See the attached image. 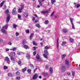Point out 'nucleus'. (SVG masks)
<instances>
[{
    "mask_svg": "<svg viewBox=\"0 0 80 80\" xmlns=\"http://www.w3.org/2000/svg\"><path fill=\"white\" fill-rule=\"evenodd\" d=\"M16 78L17 79H20V76L17 77H16Z\"/></svg>",
    "mask_w": 80,
    "mask_h": 80,
    "instance_id": "nucleus-56",
    "label": "nucleus"
},
{
    "mask_svg": "<svg viewBox=\"0 0 80 80\" xmlns=\"http://www.w3.org/2000/svg\"><path fill=\"white\" fill-rule=\"evenodd\" d=\"M26 56H27V57H28V58H29V59H30V55H28V54H27Z\"/></svg>",
    "mask_w": 80,
    "mask_h": 80,
    "instance_id": "nucleus-39",
    "label": "nucleus"
},
{
    "mask_svg": "<svg viewBox=\"0 0 80 80\" xmlns=\"http://www.w3.org/2000/svg\"><path fill=\"white\" fill-rule=\"evenodd\" d=\"M24 15L25 18H27V17H28V14L27 12H26L24 13Z\"/></svg>",
    "mask_w": 80,
    "mask_h": 80,
    "instance_id": "nucleus-18",
    "label": "nucleus"
},
{
    "mask_svg": "<svg viewBox=\"0 0 80 80\" xmlns=\"http://www.w3.org/2000/svg\"><path fill=\"white\" fill-rule=\"evenodd\" d=\"M17 50V48L14 47L13 48L12 50V51H16Z\"/></svg>",
    "mask_w": 80,
    "mask_h": 80,
    "instance_id": "nucleus-42",
    "label": "nucleus"
},
{
    "mask_svg": "<svg viewBox=\"0 0 80 80\" xmlns=\"http://www.w3.org/2000/svg\"><path fill=\"white\" fill-rule=\"evenodd\" d=\"M8 28V25L6 24L1 29V30L2 31V33H4L5 35H7V32H6L5 30V29H6V30H7V28Z\"/></svg>",
    "mask_w": 80,
    "mask_h": 80,
    "instance_id": "nucleus-1",
    "label": "nucleus"
},
{
    "mask_svg": "<svg viewBox=\"0 0 80 80\" xmlns=\"http://www.w3.org/2000/svg\"><path fill=\"white\" fill-rule=\"evenodd\" d=\"M33 45H37V44H36V43H35V42L34 41H33Z\"/></svg>",
    "mask_w": 80,
    "mask_h": 80,
    "instance_id": "nucleus-54",
    "label": "nucleus"
},
{
    "mask_svg": "<svg viewBox=\"0 0 80 80\" xmlns=\"http://www.w3.org/2000/svg\"><path fill=\"white\" fill-rule=\"evenodd\" d=\"M65 44H66V42H63L62 44V45L63 46V45H64Z\"/></svg>",
    "mask_w": 80,
    "mask_h": 80,
    "instance_id": "nucleus-46",
    "label": "nucleus"
},
{
    "mask_svg": "<svg viewBox=\"0 0 80 80\" xmlns=\"http://www.w3.org/2000/svg\"><path fill=\"white\" fill-rule=\"evenodd\" d=\"M8 76H9V77H12L13 76L12 74V73H8Z\"/></svg>",
    "mask_w": 80,
    "mask_h": 80,
    "instance_id": "nucleus-21",
    "label": "nucleus"
},
{
    "mask_svg": "<svg viewBox=\"0 0 80 80\" xmlns=\"http://www.w3.org/2000/svg\"><path fill=\"white\" fill-rule=\"evenodd\" d=\"M4 3H5V1H3L2 2H1V4H0V7L1 8H2V7H3V4H4Z\"/></svg>",
    "mask_w": 80,
    "mask_h": 80,
    "instance_id": "nucleus-17",
    "label": "nucleus"
},
{
    "mask_svg": "<svg viewBox=\"0 0 80 80\" xmlns=\"http://www.w3.org/2000/svg\"><path fill=\"white\" fill-rule=\"evenodd\" d=\"M66 70V68H65V66H62L61 71L62 72H64Z\"/></svg>",
    "mask_w": 80,
    "mask_h": 80,
    "instance_id": "nucleus-5",
    "label": "nucleus"
},
{
    "mask_svg": "<svg viewBox=\"0 0 80 80\" xmlns=\"http://www.w3.org/2000/svg\"><path fill=\"white\" fill-rule=\"evenodd\" d=\"M48 22H49L48 20H46L45 21L44 23L46 24H48Z\"/></svg>",
    "mask_w": 80,
    "mask_h": 80,
    "instance_id": "nucleus-35",
    "label": "nucleus"
},
{
    "mask_svg": "<svg viewBox=\"0 0 80 80\" xmlns=\"http://www.w3.org/2000/svg\"><path fill=\"white\" fill-rule=\"evenodd\" d=\"M3 7L4 8H3V9L4 10H5V9H6V7H7V6L4 5L3 6Z\"/></svg>",
    "mask_w": 80,
    "mask_h": 80,
    "instance_id": "nucleus-52",
    "label": "nucleus"
},
{
    "mask_svg": "<svg viewBox=\"0 0 80 80\" xmlns=\"http://www.w3.org/2000/svg\"><path fill=\"white\" fill-rule=\"evenodd\" d=\"M44 52L46 55H45V54H43V56L46 58H48V57H47V56H48V52H47V50H45Z\"/></svg>",
    "mask_w": 80,
    "mask_h": 80,
    "instance_id": "nucleus-2",
    "label": "nucleus"
},
{
    "mask_svg": "<svg viewBox=\"0 0 80 80\" xmlns=\"http://www.w3.org/2000/svg\"><path fill=\"white\" fill-rule=\"evenodd\" d=\"M11 60L12 61V62H13V63H15V62H17L16 59L15 58H13V57H12L11 58Z\"/></svg>",
    "mask_w": 80,
    "mask_h": 80,
    "instance_id": "nucleus-8",
    "label": "nucleus"
},
{
    "mask_svg": "<svg viewBox=\"0 0 80 80\" xmlns=\"http://www.w3.org/2000/svg\"><path fill=\"white\" fill-rule=\"evenodd\" d=\"M69 40L70 42H74V40L72 38H70Z\"/></svg>",
    "mask_w": 80,
    "mask_h": 80,
    "instance_id": "nucleus-28",
    "label": "nucleus"
},
{
    "mask_svg": "<svg viewBox=\"0 0 80 80\" xmlns=\"http://www.w3.org/2000/svg\"><path fill=\"white\" fill-rule=\"evenodd\" d=\"M15 35L17 37V36H18L19 35V33L16 32L15 33Z\"/></svg>",
    "mask_w": 80,
    "mask_h": 80,
    "instance_id": "nucleus-41",
    "label": "nucleus"
},
{
    "mask_svg": "<svg viewBox=\"0 0 80 80\" xmlns=\"http://www.w3.org/2000/svg\"><path fill=\"white\" fill-rule=\"evenodd\" d=\"M38 77V75H37V74H35L33 76L32 78L33 80H36V79Z\"/></svg>",
    "mask_w": 80,
    "mask_h": 80,
    "instance_id": "nucleus-9",
    "label": "nucleus"
},
{
    "mask_svg": "<svg viewBox=\"0 0 80 80\" xmlns=\"http://www.w3.org/2000/svg\"><path fill=\"white\" fill-rule=\"evenodd\" d=\"M72 76H74L75 75V72L72 71Z\"/></svg>",
    "mask_w": 80,
    "mask_h": 80,
    "instance_id": "nucleus-45",
    "label": "nucleus"
},
{
    "mask_svg": "<svg viewBox=\"0 0 80 80\" xmlns=\"http://www.w3.org/2000/svg\"><path fill=\"white\" fill-rule=\"evenodd\" d=\"M12 13L13 15H15L17 13V11H16V8H15L13 9L12 11Z\"/></svg>",
    "mask_w": 80,
    "mask_h": 80,
    "instance_id": "nucleus-6",
    "label": "nucleus"
},
{
    "mask_svg": "<svg viewBox=\"0 0 80 80\" xmlns=\"http://www.w3.org/2000/svg\"><path fill=\"white\" fill-rule=\"evenodd\" d=\"M52 3H55V0H51V1Z\"/></svg>",
    "mask_w": 80,
    "mask_h": 80,
    "instance_id": "nucleus-49",
    "label": "nucleus"
},
{
    "mask_svg": "<svg viewBox=\"0 0 80 80\" xmlns=\"http://www.w3.org/2000/svg\"><path fill=\"white\" fill-rule=\"evenodd\" d=\"M5 13H6V14H7V13H9V10H8V9H6Z\"/></svg>",
    "mask_w": 80,
    "mask_h": 80,
    "instance_id": "nucleus-31",
    "label": "nucleus"
},
{
    "mask_svg": "<svg viewBox=\"0 0 80 80\" xmlns=\"http://www.w3.org/2000/svg\"><path fill=\"white\" fill-rule=\"evenodd\" d=\"M10 55H11L12 57H13V56H15V52H12L10 53Z\"/></svg>",
    "mask_w": 80,
    "mask_h": 80,
    "instance_id": "nucleus-14",
    "label": "nucleus"
},
{
    "mask_svg": "<svg viewBox=\"0 0 80 80\" xmlns=\"http://www.w3.org/2000/svg\"><path fill=\"white\" fill-rule=\"evenodd\" d=\"M43 80H47V78H44L43 79Z\"/></svg>",
    "mask_w": 80,
    "mask_h": 80,
    "instance_id": "nucleus-64",
    "label": "nucleus"
},
{
    "mask_svg": "<svg viewBox=\"0 0 80 80\" xmlns=\"http://www.w3.org/2000/svg\"><path fill=\"white\" fill-rule=\"evenodd\" d=\"M65 62L66 64L67 65H69V62H68V61L67 60H65Z\"/></svg>",
    "mask_w": 80,
    "mask_h": 80,
    "instance_id": "nucleus-19",
    "label": "nucleus"
},
{
    "mask_svg": "<svg viewBox=\"0 0 80 80\" xmlns=\"http://www.w3.org/2000/svg\"><path fill=\"white\" fill-rule=\"evenodd\" d=\"M31 71H32V70L30 69H28L27 70V72H28V73H30V72H31Z\"/></svg>",
    "mask_w": 80,
    "mask_h": 80,
    "instance_id": "nucleus-37",
    "label": "nucleus"
},
{
    "mask_svg": "<svg viewBox=\"0 0 80 80\" xmlns=\"http://www.w3.org/2000/svg\"><path fill=\"white\" fill-rule=\"evenodd\" d=\"M37 68H36L33 71L34 72H35L37 71Z\"/></svg>",
    "mask_w": 80,
    "mask_h": 80,
    "instance_id": "nucleus-57",
    "label": "nucleus"
},
{
    "mask_svg": "<svg viewBox=\"0 0 80 80\" xmlns=\"http://www.w3.org/2000/svg\"><path fill=\"white\" fill-rule=\"evenodd\" d=\"M21 63L22 62H21V61H20V60H19L18 62V65H20V66H21L22 65V64H21Z\"/></svg>",
    "mask_w": 80,
    "mask_h": 80,
    "instance_id": "nucleus-24",
    "label": "nucleus"
},
{
    "mask_svg": "<svg viewBox=\"0 0 80 80\" xmlns=\"http://www.w3.org/2000/svg\"><path fill=\"white\" fill-rule=\"evenodd\" d=\"M72 28H73V29H74V30L75 29V26L74 25V24H73V23H72Z\"/></svg>",
    "mask_w": 80,
    "mask_h": 80,
    "instance_id": "nucleus-33",
    "label": "nucleus"
},
{
    "mask_svg": "<svg viewBox=\"0 0 80 80\" xmlns=\"http://www.w3.org/2000/svg\"><path fill=\"white\" fill-rule=\"evenodd\" d=\"M35 20V18L34 17H33V18H32L33 21H34V20Z\"/></svg>",
    "mask_w": 80,
    "mask_h": 80,
    "instance_id": "nucleus-59",
    "label": "nucleus"
},
{
    "mask_svg": "<svg viewBox=\"0 0 80 80\" xmlns=\"http://www.w3.org/2000/svg\"><path fill=\"white\" fill-rule=\"evenodd\" d=\"M36 58L37 60H39L40 59V56H39V55L37 54L36 56Z\"/></svg>",
    "mask_w": 80,
    "mask_h": 80,
    "instance_id": "nucleus-25",
    "label": "nucleus"
},
{
    "mask_svg": "<svg viewBox=\"0 0 80 80\" xmlns=\"http://www.w3.org/2000/svg\"><path fill=\"white\" fill-rule=\"evenodd\" d=\"M5 60L6 61V62H7V63H8V64H10V60H9V58H8V57H6L5 58Z\"/></svg>",
    "mask_w": 80,
    "mask_h": 80,
    "instance_id": "nucleus-7",
    "label": "nucleus"
},
{
    "mask_svg": "<svg viewBox=\"0 0 80 80\" xmlns=\"http://www.w3.org/2000/svg\"><path fill=\"white\" fill-rule=\"evenodd\" d=\"M55 12L54 11L52 12V14H51V16H53V14L54 13V12Z\"/></svg>",
    "mask_w": 80,
    "mask_h": 80,
    "instance_id": "nucleus-61",
    "label": "nucleus"
},
{
    "mask_svg": "<svg viewBox=\"0 0 80 80\" xmlns=\"http://www.w3.org/2000/svg\"><path fill=\"white\" fill-rule=\"evenodd\" d=\"M10 15H8L6 20V22L7 23H8L9 21H10Z\"/></svg>",
    "mask_w": 80,
    "mask_h": 80,
    "instance_id": "nucleus-4",
    "label": "nucleus"
},
{
    "mask_svg": "<svg viewBox=\"0 0 80 80\" xmlns=\"http://www.w3.org/2000/svg\"><path fill=\"white\" fill-rule=\"evenodd\" d=\"M36 47H34L32 48V50H36Z\"/></svg>",
    "mask_w": 80,
    "mask_h": 80,
    "instance_id": "nucleus-51",
    "label": "nucleus"
},
{
    "mask_svg": "<svg viewBox=\"0 0 80 80\" xmlns=\"http://www.w3.org/2000/svg\"><path fill=\"white\" fill-rule=\"evenodd\" d=\"M16 74L17 75H20V72H19L18 71H17L16 73Z\"/></svg>",
    "mask_w": 80,
    "mask_h": 80,
    "instance_id": "nucleus-38",
    "label": "nucleus"
},
{
    "mask_svg": "<svg viewBox=\"0 0 80 80\" xmlns=\"http://www.w3.org/2000/svg\"><path fill=\"white\" fill-rule=\"evenodd\" d=\"M8 68V67H7V66H5L4 67V70L7 69Z\"/></svg>",
    "mask_w": 80,
    "mask_h": 80,
    "instance_id": "nucleus-47",
    "label": "nucleus"
},
{
    "mask_svg": "<svg viewBox=\"0 0 80 80\" xmlns=\"http://www.w3.org/2000/svg\"><path fill=\"white\" fill-rule=\"evenodd\" d=\"M67 74L68 75H70V72H68Z\"/></svg>",
    "mask_w": 80,
    "mask_h": 80,
    "instance_id": "nucleus-58",
    "label": "nucleus"
},
{
    "mask_svg": "<svg viewBox=\"0 0 80 80\" xmlns=\"http://www.w3.org/2000/svg\"><path fill=\"white\" fill-rule=\"evenodd\" d=\"M30 67H32L33 68V64H31L30 65Z\"/></svg>",
    "mask_w": 80,
    "mask_h": 80,
    "instance_id": "nucleus-62",
    "label": "nucleus"
},
{
    "mask_svg": "<svg viewBox=\"0 0 80 80\" xmlns=\"http://www.w3.org/2000/svg\"><path fill=\"white\" fill-rule=\"evenodd\" d=\"M38 22V20H36L35 21V23H37V22Z\"/></svg>",
    "mask_w": 80,
    "mask_h": 80,
    "instance_id": "nucleus-63",
    "label": "nucleus"
},
{
    "mask_svg": "<svg viewBox=\"0 0 80 80\" xmlns=\"http://www.w3.org/2000/svg\"><path fill=\"white\" fill-rule=\"evenodd\" d=\"M25 32L26 33L29 34L30 33V30L29 29H27L25 30Z\"/></svg>",
    "mask_w": 80,
    "mask_h": 80,
    "instance_id": "nucleus-20",
    "label": "nucleus"
},
{
    "mask_svg": "<svg viewBox=\"0 0 80 80\" xmlns=\"http://www.w3.org/2000/svg\"><path fill=\"white\" fill-rule=\"evenodd\" d=\"M58 46H59V43L58 42V39L57 40V48H58Z\"/></svg>",
    "mask_w": 80,
    "mask_h": 80,
    "instance_id": "nucleus-36",
    "label": "nucleus"
},
{
    "mask_svg": "<svg viewBox=\"0 0 80 80\" xmlns=\"http://www.w3.org/2000/svg\"><path fill=\"white\" fill-rule=\"evenodd\" d=\"M75 7L76 8H79L80 7V5L78 4H76V3H74Z\"/></svg>",
    "mask_w": 80,
    "mask_h": 80,
    "instance_id": "nucleus-11",
    "label": "nucleus"
},
{
    "mask_svg": "<svg viewBox=\"0 0 80 80\" xmlns=\"http://www.w3.org/2000/svg\"><path fill=\"white\" fill-rule=\"evenodd\" d=\"M48 10H44V9L43 10V11H42L41 12V13L42 14H44V13H48Z\"/></svg>",
    "mask_w": 80,
    "mask_h": 80,
    "instance_id": "nucleus-10",
    "label": "nucleus"
},
{
    "mask_svg": "<svg viewBox=\"0 0 80 80\" xmlns=\"http://www.w3.org/2000/svg\"><path fill=\"white\" fill-rule=\"evenodd\" d=\"M62 31L64 33H66V32H67V31L65 29H62Z\"/></svg>",
    "mask_w": 80,
    "mask_h": 80,
    "instance_id": "nucleus-40",
    "label": "nucleus"
},
{
    "mask_svg": "<svg viewBox=\"0 0 80 80\" xmlns=\"http://www.w3.org/2000/svg\"><path fill=\"white\" fill-rule=\"evenodd\" d=\"M44 48L45 50V49L46 50H48V49H49L50 48L48 47V46H47L44 47Z\"/></svg>",
    "mask_w": 80,
    "mask_h": 80,
    "instance_id": "nucleus-27",
    "label": "nucleus"
},
{
    "mask_svg": "<svg viewBox=\"0 0 80 80\" xmlns=\"http://www.w3.org/2000/svg\"><path fill=\"white\" fill-rule=\"evenodd\" d=\"M27 70V68H25L24 69H22V72H25V71Z\"/></svg>",
    "mask_w": 80,
    "mask_h": 80,
    "instance_id": "nucleus-23",
    "label": "nucleus"
},
{
    "mask_svg": "<svg viewBox=\"0 0 80 80\" xmlns=\"http://www.w3.org/2000/svg\"><path fill=\"white\" fill-rule=\"evenodd\" d=\"M3 42V39L0 38V42Z\"/></svg>",
    "mask_w": 80,
    "mask_h": 80,
    "instance_id": "nucleus-50",
    "label": "nucleus"
},
{
    "mask_svg": "<svg viewBox=\"0 0 80 80\" xmlns=\"http://www.w3.org/2000/svg\"><path fill=\"white\" fill-rule=\"evenodd\" d=\"M26 43H27V42H26V41L25 40H24L22 42L23 45H26Z\"/></svg>",
    "mask_w": 80,
    "mask_h": 80,
    "instance_id": "nucleus-22",
    "label": "nucleus"
},
{
    "mask_svg": "<svg viewBox=\"0 0 80 80\" xmlns=\"http://www.w3.org/2000/svg\"><path fill=\"white\" fill-rule=\"evenodd\" d=\"M33 16H34L35 17H36L37 18V19H39V18L36 15V14H33Z\"/></svg>",
    "mask_w": 80,
    "mask_h": 80,
    "instance_id": "nucleus-30",
    "label": "nucleus"
},
{
    "mask_svg": "<svg viewBox=\"0 0 80 80\" xmlns=\"http://www.w3.org/2000/svg\"><path fill=\"white\" fill-rule=\"evenodd\" d=\"M53 68L51 67L49 68V72L51 74V73H53Z\"/></svg>",
    "mask_w": 80,
    "mask_h": 80,
    "instance_id": "nucleus-12",
    "label": "nucleus"
},
{
    "mask_svg": "<svg viewBox=\"0 0 80 80\" xmlns=\"http://www.w3.org/2000/svg\"><path fill=\"white\" fill-rule=\"evenodd\" d=\"M13 28H14L15 29L16 28H17V27H18V26L17 25H16V24H13Z\"/></svg>",
    "mask_w": 80,
    "mask_h": 80,
    "instance_id": "nucleus-16",
    "label": "nucleus"
},
{
    "mask_svg": "<svg viewBox=\"0 0 80 80\" xmlns=\"http://www.w3.org/2000/svg\"><path fill=\"white\" fill-rule=\"evenodd\" d=\"M6 50V51L7 52H8V51H9V49L8 48H6L5 49Z\"/></svg>",
    "mask_w": 80,
    "mask_h": 80,
    "instance_id": "nucleus-55",
    "label": "nucleus"
},
{
    "mask_svg": "<svg viewBox=\"0 0 80 80\" xmlns=\"http://www.w3.org/2000/svg\"><path fill=\"white\" fill-rule=\"evenodd\" d=\"M17 54L18 55H22V52H18L17 53Z\"/></svg>",
    "mask_w": 80,
    "mask_h": 80,
    "instance_id": "nucleus-34",
    "label": "nucleus"
},
{
    "mask_svg": "<svg viewBox=\"0 0 80 80\" xmlns=\"http://www.w3.org/2000/svg\"><path fill=\"white\" fill-rule=\"evenodd\" d=\"M24 7V5H21V8H19L18 9V13H21L22 12V10L23 9V7Z\"/></svg>",
    "mask_w": 80,
    "mask_h": 80,
    "instance_id": "nucleus-3",
    "label": "nucleus"
},
{
    "mask_svg": "<svg viewBox=\"0 0 80 80\" xmlns=\"http://www.w3.org/2000/svg\"><path fill=\"white\" fill-rule=\"evenodd\" d=\"M36 27H38V28H40V25L39 24H37L35 25Z\"/></svg>",
    "mask_w": 80,
    "mask_h": 80,
    "instance_id": "nucleus-26",
    "label": "nucleus"
},
{
    "mask_svg": "<svg viewBox=\"0 0 80 80\" xmlns=\"http://www.w3.org/2000/svg\"><path fill=\"white\" fill-rule=\"evenodd\" d=\"M33 35H34V34L33 33L31 34L29 37L30 40H32V38H33Z\"/></svg>",
    "mask_w": 80,
    "mask_h": 80,
    "instance_id": "nucleus-13",
    "label": "nucleus"
},
{
    "mask_svg": "<svg viewBox=\"0 0 80 80\" xmlns=\"http://www.w3.org/2000/svg\"><path fill=\"white\" fill-rule=\"evenodd\" d=\"M43 75L44 77H45V76H47V74L46 73H44L43 74Z\"/></svg>",
    "mask_w": 80,
    "mask_h": 80,
    "instance_id": "nucleus-53",
    "label": "nucleus"
},
{
    "mask_svg": "<svg viewBox=\"0 0 80 80\" xmlns=\"http://www.w3.org/2000/svg\"><path fill=\"white\" fill-rule=\"evenodd\" d=\"M18 18L20 20V18H21V16L20 14H18Z\"/></svg>",
    "mask_w": 80,
    "mask_h": 80,
    "instance_id": "nucleus-43",
    "label": "nucleus"
},
{
    "mask_svg": "<svg viewBox=\"0 0 80 80\" xmlns=\"http://www.w3.org/2000/svg\"><path fill=\"white\" fill-rule=\"evenodd\" d=\"M38 2H39L40 5V6H42V3L41 2V1L38 0Z\"/></svg>",
    "mask_w": 80,
    "mask_h": 80,
    "instance_id": "nucleus-32",
    "label": "nucleus"
},
{
    "mask_svg": "<svg viewBox=\"0 0 80 80\" xmlns=\"http://www.w3.org/2000/svg\"><path fill=\"white\" fill-rule=\"evenodd\" d=\"M24 48L26 50H27V49H29V47L27 45H24Z\"/></svg>",
    "mask_w": 80,
    "mask_h": 80,
    "instance_id": "nucleus-15",
    "label": "nucleus"
},
{
    "mask_svg": "<svg viewBox=\"0 0 80 80\" xmlns=\"http://www.w3.org/2000/svg\"><path fill=\"white\" fill-rule=\"evenodd\" d=\"M65 57H66V54H64L61 56V57L62 58H65Z\"/></svg>",
    "mask_w": 80,
    "mask_h": 80,
    "instance_id": "nucleus-29",
    "label": "nucleus"
},
{
    "mask_svg": "<svg viewBox=\"0 0 80 80\" xmlns=\"http://www.w3.org/2000/svg\"><path fill=\"white\" fill-rule=\"evenodd\" d=\"M36 53H37V52H36V51H35L34 52H33V54L34 56H35V55H36Z\"/></svg>",
    "mask_w": 80,
    "mask_h": 80,
    "instance_id": "nucleus-44",
    "label": "nucleus"
},
{
    "mask_svg": "<svg viewBox=\"0 0 80 80\" xmlns=\"http://www.w3.org/2000/svg\"><path fill=\"white\" fill-rule=\"evenodd\" d=\"M8 44H9V45H12V43L11 42H10L8 43Z\"/></svg>",
    "mask_w": 80,
    "mask_h": 80,
    "instance_id": "nucleus-60",
    "label": "nucleus"
},
{
    "mask_svg": "<svg viewBox=\"0 0 80 80\" xmlns=\"http://www.w3.org/2000/svg\"><path fill=\"white\" fill-rule=\"evenodd\" d=\"M70 21H71V23H73V19L72 18H70Z\"/></svg>",
    "mask_w": 80,
    "mask_h": 80,
    "instance_id": "nucleus-48",
    "label": "nucleus"
}]
</instances>
